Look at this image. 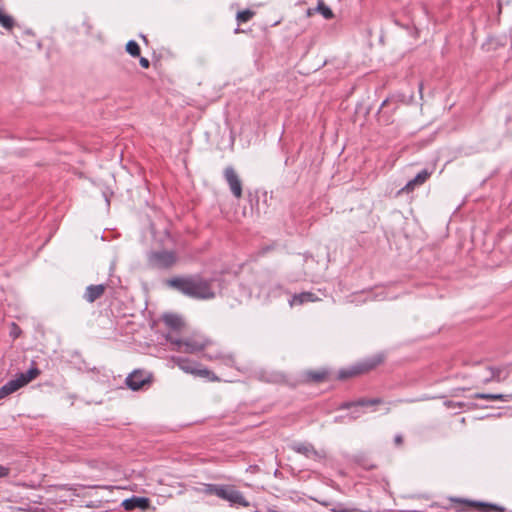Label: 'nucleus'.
<instances>
[{
    "label": "nucleus",
    "mask_w": 512,
    "mask_h": 512,
    "mask_svg": "<svg viewBox=\"0 0 512 512\" xmlns=\"http://www.w3.org/2000/svg\"><path fill=\"white\" fill-rule=\"evenodd\" d=\"M168 285L191 298L205 300L215 297L212 281L199 276L173 278L168 280Z\"/></svg>",
    "instance_id": "obj_1"
},
{
    "label": "nucleus",
    "mask_w": 512,
    "mask_h": 512,
    "mask_svg": "<svg viewBox=\"0 0 512 512\" xmlns=\"http://www.w3.org/2000/svg\"><path fill=\"white\" fill-rule=\"evenodd\" d=\"M204 492L228 501L231 506H250L249 501L246 500L243 494L230 485L207 484L205 485Z\"/></svg>",
    "instance_id": "obj_2"
},
{
    "label": "nucleus",
    "mask_w": 512,
    "mask_h": 512,
    "mask_svg": "<svg viewBox=\"0 0 512 512\" xmlns=\"http://www.w3.org/2000/svg\"><path fill=\"white\" fill-rule=\"evenodd\" d=\"M167 340L175 346L176 351L190 354L202 351L210 344L206 337L200 335H193L185 339L167 336Z\"/></svg>",
    "instance_id": "obj_3"
},
{
    "label": "nucleus",
    "mask_w": 512,
    "mask_h": 512,
    "mask_svg": "<svg viewBox=\"0 0 512 512\" xmlns=\"http://www.w3.org/2000/svg\"><path fill=\"white\" fill-rule=\"evenodd\" d=\"M149 262L155 268H169L176 262V255L167 250L152 252L149 255Z\"/></svg>",
    "instance_id": "obj_4"
},
{
    "label": "nucleus",
    "mask_w": 512,
    "mask_h": 512,
    "mask_svg": "<svg viewBox=\"0 0 512 512\" xmlns=\"http://www.w3.org/2000/svg\"><path fill=\"white\" fill-rule=\"evenodd\" d=\"M295 452L299 454H303L309 459H313L314 461L321 462L325 458L324 451H318L311 444L306 443H296L291 447Z\"/></svg>",
    "instance_id": "obj_5"
},
{
    "label": "nucleus",
    "mask_w": 512,
    "mask_h": 512,
    "mask_svg": "<svg viewBox=\"0 0 512 512\" xmlns=\"http://www.w3.org/2000/svg\"><path fill=\"white\" fill-rule=\"evenodd\" d=\"M224 177L229 185L232 194L238 199L241 198L242 183L234 168L227 167L224 171Z\"/></svg>",
    "instance_id": "obj_6"
},
{
    "label": "nucleus",
    "mask_w": 512,
    "mask_h": 512,
    "mask_svg": "<svg viewBox=\"0 0 512 512\" xmlns=\"http://www.w3.org/2000/svg\"><path fill=\"white\" fill-rule=\"evenodd\" d=\"M147 382H148V378L144 375V373L142 371H139V370L132 372L126 378L127 386L134 391L142 388Z\"/></svg>",
    "instance_id": "obj_7"
},
{
    "label": "nucleus",
    "mask_w": 512,
    "mask_h": 512,
    "mask_svg": "<svg viewBox=\"0 0 512 512\" xmlns=\"http://www.w3.org/2000/svg\"><path fill=\"white\" fill-rule=\"evenodd\" d=\"M149 505L150 501L148 498L136 496H133L129 499H125L122 503V506L128 511L134 510L136 508L146 510L147 508H149Z\"/></svg>",
    "instance_id": "obj_8"
},
{
    "label": "nucleus",
    "mask_w": 512,
    "mask_h": 512,
    "mask_svg": "<svg viewBox=\"0 0 512 512\" xmlns=\"http://www.w3.org/2000/svg\"><path fill=\"white\" fill-rule=\"evenodd\" d=\"M431 173L424 169L420 171L412 180H410L403 188L402 191L407 193L414 190L416 186L422 185L430 177Z\"/></svg>",
    "instance_id": "obj_9"
},
{
    "label": "nucleus",
    "mask_w": 512,
    "mask_h": 512,
    "mask_svg": "<svg viewBox=\"0 0 512 512\" xmlns=\"http://www.w3.org/2000/svg\"><path fill=\"white\" fill-rule=\"evenodd\" d=\"M105 289H106V287L103 284H100V285H90V286H88L86 288V291H85V294H84V298L89 303H93L94 301L99 299L104 294Z\"/></svg>",
    "instance_id": "obj_10"
},
{
    "label": "nucleus",
    "mask_w": 512,
    "mask_h": 512,
    "mask_svg": "<svg viewBox=\"0 0 512 512\" xmlns=\"http://www.w3.org/2000/svg\"><path fill=\"white\" fill-rule=\"evenodd\" d=\"M38 368H30L28 371L19 374L14 380L18 382L19 387H23L39 375Z\"/></svg>",
    "instance_id": "obj_11"
},
{
    "label": "nucleus",
    "mask_w": 512,
    "mask_h": 512,
    "mask_svg": "<svg viewBox=\"0 0 512 512\" xmlns=\"http://www.w3.org/2000/svg\"><path fill=\"white\" fill-rule=\"evenodd\" d=\"M503 370L501 368L489 367L485 375L483 376L482 381L484 383H489L491 381L500 382L505 379L506 376H502Z\"/></svg>",
    "instance_id": "obj_12"
},
{
    "label": "nucleus",
    "mask_w": 512,
    "mask_h": 512,
    "mask_svg": "<svg viewBox=\"0 0 512 512\" xmlns=\"http://www.w3.org/2000/svg\"><path fill=\"white\" fill-rule=\"evenodd\" d=\"M163 322L173 330H180L184 325L182 318L172 313L163 315Z\"/></svg>",
    "instance_id": "obj_13"
},
{
    "label": "nucleus",
    "mask_w": 512,
    "mask_h": 512,
    "mask_svg": "<svg viewBox=\"0 0 512 512\" xmlns=\"http://www.w3.org/2000/svg\"><path fill=\"white\" fill-rule=\"evenodd\" d=\"M382 402V400L380 398H374V399H360L356 402H345L343 403L340 408L341 409H351L352 407H357V406H373V405H377V404H380Z\"/></svg>",
    "instance_id": "obj_14"
},
{
    "label": "nucleus",
    "mask_w": 512,
    "mask_h": 512,
    "mask_svg": "<svg viewBox=\"0 0 512 512\" xmlns=\"http://www.w3.org/2000/svg\"><path fill=\"white\" fill-rule=\"evenodd\" d=\"M174 363L184 372L194 374L196 371V363L182 357H174Z\"/></svg>",
    "instance_id": "obj_15"
},
{
    "label": "nucleus",
    "mask_w": 512,
    "mask_h": 512,
    "mask_svg": "<svg viewBox=\"0 0 512 512\" xmlns=\"http://www.w3.org/2000/svg\"><path fill=\"white\" fill-rule=\"evenodd\" d=\"M20 389L19 384L14 379L9 380L0 388V400Z\"/></svg>",
    "instance_id": "obj_16"
},
{
    "label": "nucleus",
    "mask_w": 512,
    "mask_h": 512,
    "mask_svg": "<svg viewBox=\"0 0 512 512\" xmlns=\"http://www.w3.org/2000/svg\"><path fill=\"white\" fill-rule=\"evenodd\" d=\"M309 301H315L314 294L310 292H303L301 294L294 295L290 305L292 306L294 304H303Z\"/></svg>",
    "instance_id": "obj_17"
},
{
    "label": "nucleus",
    "mask_w": 512,
    "mask_h": 512,
    "mask_svg": "<svg viewBox=\"0 0 512 512\" xmlns=\"http://www.w3.org/2000/svg\"><path fill=\"white\" fill-rule=\"evenodd\" d=\"M471 504L476 506L481 511H488V510H492V511H496V512H505L506 511V509L504 507L498 506L495 504H488V503H484V502H473Z\"/></svg>",
    "instance_id": "obj_18"
},
{
    "label": "nucleus",
    "mask_w": 512,
    "mask_h": 512,
    "mask_svg": "<svg viewBox=\"0 0 512 512\" xmlns=\"http://www.w3.org/2000/svg\"><path fill=\"white\" fill-rule=\"evenodd\" d=\"M0 25L7 30H11L15 25V21H14L13 17L6 14L1 8H0Z\"/></svg>",
    "instance_id": "obj_19"
},
{
    "label": "nucleus",
    "mask_w": 512,
    "mask_h": 512,
    "mask_svg": "<svg viewBox=\"0 0 512 512\" xmlns=\"http://www.w3.org/2000/svg\"><path fill=\"white\" fill-rule=\"evenodd\" d=\"M473 397L477 398V399L502 400V401H507L509 399V395L489 394V393H476Z\"/></svg>",
    "instance_id": "obj_20"
},
{
    "label": "nucleus",
    "mask_w": 512,
    "mask_h": 512,
    "mask_svg": "<svg viewBox=\"0 0 512 512\" xmlns=\"http://www.w3.org/2000/svg\"><path fill=\"white\" fill-rule=\"evenodd\" d=\"M255 15V12L250 10V9H246V10H243V11H239L236 15V20L238 22V24H241V23H246L248 21H250Z\"/></svg>",
    "instance_id": "obj_21"
},
{
    "label": "nucleus",
    "mask_w": 512,
    "mask_h": 512,
    "mask_svg": "<svg viewBox=\"0 0 512 512\" xmlns=\"http://www.w3.org/2000/svg\"><path fill=\"white\" fill-rule=\"evenodd\" d=\"M126 51L133 57L140 55V47L137 42L131 40L126 44Z\"/></svg>",
    "instance_id": "obj_22"
},
{
    "label": "nucleus",
    "mask_w": 512,
    "mask_h": 512,
    "mask_svg": "<svg viewBox=\"0 0 512 512\" xmlns=\"http://www.w3.org/2000/svg\"><path fill=\"white\" fill-rule=\"evenodd\" d=\"M193 375L204 377V378H209L213 381L217 379V377H215L214 374L206 368H197L196 367V371L194 372Z\"/></svg>",
    "instance_id": "obj_23"
},
{
    "label": "nucleus",
    "mask_w": 512,
    "mask_h": 512,
    "mask_svg": "<svg viewBox=\"0 0 512 512\" xmlns=\"http://www.w3.org/2000/svg\"><path fill=\"white\" fill-rule=\"evenodd\" d=\"M318 11L323 15L325 19H331L333 17V13L331 9L326 6L324 3L320 2L317 7Z\"/></svg>",
    "instance_id": "obj_24"
},
{
    "label": "nucleus",
    "mask_w": 512,
    "mask_h": 512,
    "mask_svg": "<svg viewBox=\"0 0 512 512\" xmlns=\"http://www.w3.org/2000/svg\"><path fill=\"white\" fill-rule=\"evenodd\" d=\"M444 405L446 406V408L448 409H456V408H463L466 406L465 403L463 402H455V401H451V400H447L444 402Z\"/></svg>",
    "instance_id": "obj_25"
},
{
    "label": "nucleus",
    "mask_w": 512,
    "mask_h": 512,
    "mask_svg": "<svg viewBox=\"0 0 512 512\" xmlns=\"http://www.w3.org/2000/svg\"><path fill=\"white\" fill-rule=\"evenodd\" d=\"M309 375L312 380L319 382L325 378L326 373L325 372H312Z\"/></svg>",
    "instance_id": "obj_26"
},
{
    "label": "nucleus",
    "mask_w": 512,
    "mask_h": 512,
    "mask_svg": "<svg viewBox=\"0 0 512 512\" xmlns=\"http://www.w3.org/2000/svg\"><path fill=\"white\" fill-rule=\"evenodd\" d=\"M139 63L145 69L149 68V66H150L149 60L145 57H141Z\"/></svg>",
    "instance_id": "obj_27"
},
{
    "label": "nucleus",
    "mask_w": 512,
    "mask_h": 512,
    "mask_svg": "<svg viewBox=\"0 0 512 512\" xmlns=\"http://www.w3.org/2000/svg\"><path fill=\"white\" fill-rule=\"evenodd\" d=\"M9 473V469L7 467L0 465V477H5Z\"/></svg>",
    "instance_id": "obj_28"
},
{
    "label": "nucleus",
    "mask_w": 512,
    "mask_h": 512,
    "mask_svg": "<svg viewBox=\"0 0 512 512\" xmlns=\"http://www.w3.org/2000/svg\"><path fill=\"white\" fill-rule=\"evenodd\" d=\"M360 416V414L358 413V411L354 410L350 413L349 415V419L350 420H355L357 419L358 417Z\"/></svg>",
    "instance_id": "obj_29"
},
{
    "label": "nucleus",
    "mask_w": 512,
    "mask_h": 512,
    "mask_svg": "<svg viewBox=\"0 0 512 512\" xmlns=\"http://www.w3.org/2000/svg\"><path fill=\"white\" fill-rule=\"evenodd\" d=\"M333 512H354V510H351V509H347V508H333L332 509Z\"/></svg>",
    "instance_id": "obj_30"
},
{
    "label": "nucleus",
    "mask_w": 512,
    "mask_h": 512,
    "mask_svg": "<svg viewBox=\"0 0 512 512\" xmlns=\"http://www.w3.org/2000/svg\"><path fill=\"white\" fill-rule=\"evenodd\" d=\"M394 442L396 445H401L402 442H403V438L401 435H396L395 438H394Z\"/></svg>",
    "instance_id": "obj_31"
},
{
    "label": "nucleus",
    "mask_w": 512,
    "mask_h": 512,
    "mask_svg": "<svg viewBox=\"0 0 512 512\" xmlns=\"http://www.w3.org/2000/svg\"><path fill=\"white\" fill-rule=\"evenodd\" d=\"M355 373H356V372H350V373L342 372V373L340 374V377H341V378H345V377L350 376V375H353V374H355Z\"/></svg>",
    "instance_id": "obj_32"
},
{
    "label": "nucleus",
    "mask_w": 512,
    "mask_h": 512,
    "mask_svg": "<svg viewBox=\"0 0 512 512\" xmlns=\"http://www.w3.org/2000/svg\"><path fill=\"white\" fill-rule=\"evenodd\" d=\"M387 102H388L387 100L383 101V103L381 104L380 109H383L385 107V105L387 104Z\"/></svg>",
    "instance_id": "obj_33"
}]
</instances>
